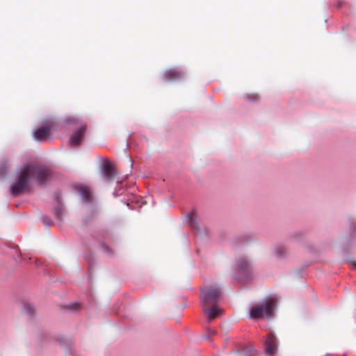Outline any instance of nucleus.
<instances>
[{"label": "nucleus", "mask_w": 356, "mask_h": 356, "mask_svg": "<svg viewBox=\"0 0 356 356\" xmlns=\"http://www.w3.org/2000/svg\"><path fill=\"white\" fill-rule=\"evenodd\" d=\"M216 331L215 330H212V329H207V333L204 336V337L206 339H210L211 337H212L213 336L216 335Z\"/></svg>", "instance_id": "2eb2a0df"}, {"label": "nucleus", "mask_w": 356, "mask_h": 356, "mask_svg": "<svg viewBox=\"0 0 356 356\" xmlns=\"http://www.w3.org/2000/svg\"><path fill=\"white\" fill-rule=\"evenodd\" d=\"M87 129L86 124H82L70 137V143L72 146L79 145L85 136Z\"/></svg>", "instance_id": "0eeeda50"}, {"label": "nucleus", "mask_w": 356, "mask_h": 356, "mask_svg": "<svg viewBox=\"0 0 356 356\" xmlns=\"http://www.w3.org/2000/svg\"><path fill=\"white\" fill-rule=\"evenodd\" d=\"M197 216L196 212L193 211L191 213H190L188 216V222L190 224V225L193 227H197V223L196 222Z\"/></svg>", "instance_id": "ddd939ff"}, {"label": "nucleus", "mask_w": 356, "mask_h": 356, "mask_svg": "<svg viewBox=\"0 0 356 356\" xmlns=\"http://www.w3.org/2000/svg\"><path fill=\"white\" fill-rule=\"evenodd\" d=\"M164 78L167 81H175L182 77L183 74L176 69L167 70L164 74Z\"/></svg>", "instance_id": "9b49d317"}, {"label": "nucleus", "mask_w": 356, "mask_h": 356, "mask_svg": "<svg viewBox=\"0 0 356 356\" xmlns=\"http://www.w3.org/2000/svg\"><path fill=\"white\" fill-rule=\"evenodd\" d=\"M346 247L343 248L344 252H348V247L356 245V220L349 218V234L345 238L344 242Z\"/></svg>", "instance_id": "39448f33"}, {"label": "nucleus", "mask_w": 356, "mask_h": 356, "mask_svg": "<svg viewBox=\"0 0 356 356\" xmlns=\"http://www.w3.org/2000/svg\"><path fill=\"white\" fill-rule=\"evenodd\" d=\"M54 214L57 218H60L63 216V211L60 208L58 207L55 209Z\"/></svg>", "instance_id": "dca6fc26"}, {"label": "nucleus", "mask_w": 356, "mask_h": 356, "mask_svg": "<svg viewBox=\"0 0 356 356\" xmlns=\"http://www.w3.org/2000/svg\"><path fill=\"white\" fill-rule=\"evenodd\" d=\"M221 291L220 288L209 287L202 290L200 302L207 321L211 323L221 316Z\"/></svg>", "instance_id": "f03ea898"}, {"label": "nucleus", "mask_w": 356, "mask_h": 356, "mask_svg": "<svg viewBox=\"0 0 356 356\" xmlns=\"http://www.w3.org/2000/svg\"><path fill=\"white\" fill-rule=\"evenodd\" d=\"M25 309L31 314L34 312V309L29 305L25 306Z\"/></svg>", "instance_id": "a211bd4d"}, {"label": "nucleus", "mask_w": 356, "mask_h": 356, "mask_svg": "<svg viewBox=\"0 0 356 356\" xmlns=\"http://www.w3.org/2000/svg\"><path fill=\"white\" fill-rule=\"evenodd\" d=\"M102 173L108 181H111L116 175L115 168L107 159H106L103 163Z\"/></svg>", "instance_id": "6e6552de"}, {"label": "nucleus", "mask_w": 356, "mask_h": 356, "mask_svg": "<svg viewBox=\"0 0 356 356\" xmlns=\"http://www.w3.org/2000/svg\"><path fill=\"white\" fill-rule=\"evenodd\" d=\"M252 266L250 260L247 257H241L236 260V267L233 277L234 280L246 282L251 280Z\"/></svg>", "instance_id": "20e7f679"}, {"label": "nucleus", "mask_w": 356, "mask_h": 356, "mask_svg": "<svg viewBox=\"0 0 356 356\" xmlns=\"http://www.w3.org/2000/svg\"><path fill=\"white\" fill-rule=\"evenodd\" d=\"M264 346L265 353L269 356H273L275 348V337L272 334H268Z\"/></svg>", "instance_id": "9d476101"}, {"label": "nucleus", "mask_w": 356, "mask_h": 356, "mask_svg": "<svg viewBox=\"0 0 356 356\" xmlns=\"http://www.w3.org/2000/svg\"><path fill=\"white\" fill-rule=\"evenodd\" d=\"M35 178L39 184L45 183L51 176V170L42 165L28 164L21 168L16 181L10 186V193L17 196L29 189L31 177Z\"/></svg>", "instance_id": "f257e3e1"}, {"label": "nucleus", "mask_w": 356, "mask_h": 356, "mask_svg": "<svg viewBox=\"0 0 356 356\" xmlns=\"http://www.w3.org/2000/svg\"><path fill=\"white\" fill-rule=\"evenodd\" d=\"M54 124H51L38 128L33 134L35 139L38 141L47 140L51 134Z\"/></svg>", "instance_id": "423d86ee"}, {"label": "nucleus", "mask_w": 356, "mask_h": 356, "mask_svg": "<svg viewBox=\"0 0 356 356\" xmlns=\"http://www.w3.org/2000/svg\"><path fill=\"white\" fill-rule=\"evenodd\" d=\"M76 190L79 193L83 200L86 202L92 200V195L89 186L83 184H79L75 186Z\"/></svg>", "instance_id": "1a4fd4ad"}, {"label": "nucleus", "mask_w": 356, "mask_h": 356, "mask_svg": "<svg viewBox=\"0 0 356 356\" xmlns=\"http://www.w3.org/2000/svg\"><path fill=\"white\" fill-rule=\"evenodd\" d=\"M245 99L250 102H257L259 100V97L257 94H248L245 96Z\"/></svg>", "instance_id": "4468645a"}, {"label": "nucleus", "mask_w": 356, "mask_h": 356, "mask_svg": "<svg viewBox=\"0 0 356 356\" xmlns=\"http://www.w3.org/2000/svg\"><path fill=\"white\" fill-rule=\"evenodd\" d=\"M344 4H345V2L343 1L339 0L334 3V6L337 8H340L343 7Z\"/></svg>", "instance_id": "f3484780"}, {"label": "nucleus", "mask_w": 356, "mask_h": 356, "mask_svg": "<svg viewBox=\"0 0 356 356\" xmlns=\"http://www.w3.org/2000/svg\"><path fill=\"white\" fill-rule=\"evenodd\" d=\"M355 265L356 266V264Z\"/></svg>", "instance_id": "6ab92c4d"}, {"label": "nucleus", "mask_w": 356, "mask_h": 356, "mask_svg": "<svg viewBox=\"0 0 356 356\" xmlns=\"http://www.w3.org/2000/svg\"><path fill=\"white\" fill-rule=\"evenodd\" d=\"M273 254L277 259H285L286 257V250L285 246L282 245H276L273 250Z\"/></svg>", "instance_id": "f8f14e48"}, {"label": "nucleus", "mask_w": 356, "mask_h": 356, "mask_svg": "<svg viewBox=\"0 0 356 356\" xmlns=\"http://www.w3.org/2000/svg\"><path fill=\"white\" fill-rule=\"evenodd\" d=\"M277 305V300L273 297L266 298L253 306L249 312V318L256 321L262 317L270 319Z\"/></svg>", "instance_id": "7ed1b4c3"}]
</instances>
